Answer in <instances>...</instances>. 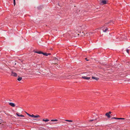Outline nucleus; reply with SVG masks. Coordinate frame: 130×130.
Returning a JSON list of instances; mask_svg holds the SVG:
<instances>
[{"label": "nucleus", "mask_w": 130, "mask_h": 130, "mask_svg": "<svg viewBox=\"0 0 130 130\" xmlns=\"http://www.w3.org/2000/svg\"><path fill=\"white\" fill-rule=\"evenodd\" d=\"M111 22V21H109L108 22V23H107V24H108L110 23ZM106 24V23L105 24Z\"/></svg>", "instance_id": "nucleus-25"}, {"label": "nucleus", "mask_w": 130, "mask_h": 130, "mask_svg": "<svg viewBox=\"0 0 130 130\" xmlns=\"http://www.w3.org/2000/svg\"><path fill=\"white\" fill-rule=\"evenodd\" d=\"M2 120H1V119L0 120V124H1V122H2Z\"/></svg>", "instance_id": "nucleus-30"}, {"label": "nucleus", "mask_w": 130, "mask_h": 130, "mask_svg": "<svg viewBox=\"0 0 130 130\" xmlns=\"http://www.w3.org/2000/svg\"><path fill=\"white\" fill-rule=\"evenodd\" d=\"M99 78L96 77H94V76H92V79H95L96 80H99Z\"/></svg>", "instance_id": "nucleus-7"}, {"label": "nucleus", "mask_w": 130, "mask_h": 130, "mask_svg": "<svg viewBox=\"0 0 130 130\" xmlns=\"http://www.w3.org/2000/svg\"><path fill=\"white\" fill-rule=\"evenodd\" d=\"M111 119H118V118H116V117H113V118H111Z\"/></svg>", "instance_id": "nucleus-20"}, {"label": "nucleus", "mask_w": 130, "mask_h": 130, "mask_svg": "<svg viewBox=\"0 0 130 130\" xmlns=\"http://www.w3.org/2000/svg\"><path fill=\"white\" fill-rule=\"evenodd\" d=\"M22 79V77H19L17 79V80H18L19 81H20Z\"/></svg>", "instance_id": "nucleus-14"}, {"label": "nucleus", "mask_w": 130, "mask_h": 130, "mask_svg": "<svg viewBox=\"0 0 130 130\" xmlns=\"http://www.w3.org/2000/svg\"><path fill=\"white\" fill-rule=\"evenodd\" d=\"M58 6H59L61 7V6H60V5H59V3H58Z\"/></svg>", "instance_id": "nucleus-31"}, {"label": "nucleus", "mask_w": 130, "mask_h": 130, "mask_svg": "<svg viewBox=\"0 0 130 130\" xmlns=\"http://www.w3.org/2000/svg\"><path fill=\"white\" fill-rule=\"evenodd\" d=\"M58 121V120L57 119L51 120V121H52V122L57 121Z\"/></svg>", "instance_id": "nucleus-15"}, {"label": "nucleus", "mask_w": 130, "mask_h": 130, "mask_svg": "<svg viewBox=\"0 0 130 130\" xmlns=\"http://www.w3.org/2000/svg\"><path fill=\"white\" fill-rule=\"evenodd\" d=\"M104 29L105 28H104L103 29V30L104 32H106L108 29V28L107 27H106V28L105 29Z\"/></svg>", "instance_id": "nucleus-9"}, {"label": "nucleus", "mask_w": 130, "mask_h": 130, "mask_svg": "<svg viewBox=\"0 0 130 130\" xmlns=\"http://www.w3.org/2000/svg\"><path fill=\"white\" fill-rule=\"evenodd\" d=\"M20 117H24V116L23 115H20Z\"/></svg>", "instance_id": "nucleus-23"}, {"label": "nucleus", "mask_w": 130, "mask_h": 130, "mask_svg": "<svg viewBox=\"0 0 130 130\" xmlns=\"http://www.w3.org/2000/svg\"><path fill=\"white\" fill-rule=\"evenodd\" d=\"M108 113H109V114H110L111 113V111H109L108 112H107Z\"/></svg>", "instance_id": "nucleus-27"}, {"label": "nucleus", "mask_w": 130, "mask_h": 130, "mask_svg": "<svg viewBox=\"0 0 130 130\" xmlns=\"http://www.w3.org/2000/svg\"><path fill=\"white\" fill-rule=\"evenodd\" d=\"M13 4L14 5V6H15V4H16L15 2V0H13Z\"/></svg>", "instance_id": "nucleus-19"}, {"label": "nucleus", "mask_w": 130, "mask_h": 130, "mask_svg": "<svg viewBox=\"0 0 130 130\" xmlns=\"http://www.w3.org/2000/svg\"><path fill=\"white\" fill-rule=\"evenodd\" d=\"M16 115L19 117L20 116V115H19V113H17L16 114Z\"/></svg>", "instance_id": "nucleus-22"}, {"label": "nucleus", "mask_w": 130, "mask_h": 130, "mask_svg": "<svg viewBox=\"0 0 130 130\" xmlns=\"http://www.w3.org/2000/svg\"><path fill=\"white\" fill-rule=\"evenodd\" d=\"M97 120V119H96H96H95V120Z\"/></svg>", "instance_id": "nucleus-32"}, {"label": "nucleus", "mask_w": 130, "mask_h": 130, "mask_svg": "<svg viewBox=\"0 0 130 130\" xmlns=\"http://www.w3.org/2000/svg\"><path fill=\"white\" fill-rule=\"evenodd\" d=\"M40 130H46V129L43 127H40Z\"/></svg>", "instance_id": "nucleus-13"}, {"label": "nucleus", "mask_w": 130, "mask_h": 130, "mask_svg": "<svg viewBox=\"0 0 130 130\" xmlns=\"http://www.w3.org/2000/svg\"><path fill=\"white\" fill-rule=\"evenodd\" d=\"M105 115L108 118H110L111 117V116L108 113H106L105 114Z\"/></svg>", "instance_id": "nucleus-8"}, {"label": "nucleus", "mask_w": 130, "mask_h": 130, "mask_svg": "<svg viewBox=\"0 0 130 130\" xmlns=\"http://www.w3.org/2000/svg\"><path fill=\"white\" fill-rule=\"evenodd\" d=\"M126 51L127 53H128V54H129V50L128 49H126Z\"/></svg>", "instance_id": "nucleus-21"}, {"label": "nucleus", "mask_w": 130, "mask_h": 130, "mask_svg": "<svg viewBox=\"0 0 130 130\" xmlns=\"http://www.w3.org/2000/svg\"><path fill=\"white\" fill-rule=\"evenodd\" d=\"M121 77H124L125 76H126V75L125 74H121V76H120Z\"/></svg>", "instance_id": "nucleus-16"}, {"label": "nucleus", "mask_w": 130, "mask_h": 130, "mask_svg": "<svg viewBox=\"0 0 130 130\" xmlns=\"http://www.w3.org/2000/svg\"><path fill=\"white\" fill-rule=\"evenodd\" d=\"M11 75L12 76H17V74L15 72H12L11 73Z\"/></svg>", "instance_id": "nucleus-3"}, {"label": "nucleus", "mask_w": 130, "mask_h": 130, "mask_svg": "<svg viewBox=\"0 0 130 130\" xmlns=\"http://www.w3.org/2000/svg\"><path fill=\"white\" fill-rule=\"evenodd\" d=\"M53 123H51L50 122H49L48 123V124H50V125H52Z\"/></svg>", "instance_id": "nucleus-28"}, {"label": "nucleus", "mask_w": 130, "mask_h": 130, "mask_svg": "<svg viewBox=\"0 0 130 130\" xmlns=\"http://www.w3.org/2000/svg\"><path fill=\"white\" fill-rule=\"evenodd\" d=\"M26 113L27 114V115H28L29 116V117H33V116H32L33 115V114H32V115H31L28 113H27V112H26Z\"/></svg>", "instance_id": "nucleus-12"}, {"label": "nucleus", "mask_w": 130, "mask_h": 130, "mask_svg": "<svg viewBox=\"0 0 130 130\" xmlns=\"http://www.w3.org/2000/svg\"><path fill=\"white\" fill-rule=\"evenodd\" d=\"M55 123V124H57V123Z\"/></svg>", "instance_id": "nucleus-33"}, {"label": "nucleus", "mask_w": 130, "mask_h": 130, "mask_svg": "<svg viewBox=\"0 0 130 130\" xmlns=\"http://www.w3.org/2000/svg\"><path fill=\"white\" fill-rule=\"evenodd\" d=\"M49 121V120L48 119H47L46 118L45 119H43L42 120V121H45V122H48Z\"/></svg>", "instance_id": "nucleus-11"}, {"label": "nucleus", "mask_w": 130, "mask_h": 130, "mask_svg": "<svg viewBox=\"0 0 130 130\" xmlns=\"http://www.w3.org/2000/svg\"><path fill=\"white\" fill-rule=\"evenodd\" d=\"M85 33H84V32L81 31L80 32V36H85Z\"/></svg>", "instance_id": "nucleus-5"}, {"label": "nucleus", "mask_w": 130, "mask_h": 130, "mask_svg": "<svg viewBox=\"0 0 130 130\" xmlns=\"http://www.w3.org/2000/svg\"><path fill=\"white\" fill-rule=\"evenodd\" d=\"M32 116H33L32 117H34V118H38L39 117H40V116L39 115H37L36 116H35L33 115Z\"/></svg>", "instance_id": "nucleus-10"}, {"label": "nucleus", "mask_w": 130, "mask_h": 130, "mask_svg": "<svg viewBox=\"0 0 130 130\" xmlns=\"http://www.w3.org/2000/svg\"><path fill=\"white\" fill-rule=\"evenodd\" d=\"M82 78L83 79L87 80H89L91 78L90 77H87L86 76H83L82 77Z\"/></svg>", "instance_id": "nucleus-4"}, {"label": "nucleus", "mask_w": 130, "mask_h": 130, "mask_svg": "<svg viewBox=\"0 0 130 130\" xmlns=\"http://www.w3.org/2000/svg\"><path fill=\"white\" fill-rule=\"evenodd\" d=\"M41 8V7L40 6L39 7H38V9H41V8Z\"/></svg>", "instance_id": "nucleus-26"}, {"label": "nucleus", "mask_w": 130, "mask_h": 130, "mask_svg": "<svg viewBox=\"0 0 130 130\" xmlns=\"http://www.w3.org/2000/svg\"><path fill=\"white\" fill-rule=\"evenodd\" d=\"M65 121H68L69 122H72L73 121L72 120H66Z\"/></svg>", "instance_id": "nucleus-17"}, {"label": "nucleus", "mask_w": 130, "mask_h": 130, "mask_svg": "<svg viewBox=\"0 0 130 130\" xmlns=\"http://www.w3.org/2000/svg\"><path fill=\"white\" fill-rule=\"evenodd\" d=\"M94 120L93 119V120H89V121H90V122H91V121H93Z\"/></svg>", "instance_id": "nucleus-29"}, {"label": "nucleus", "mask_w": 130, "mask_h": 130, "mask_svg": "<svg viewBox=\"0 0 130 130\" xmlns=\"http://www.w3.org/2000/svg\"><path fill=\"white\" fill-rule=\"evenodd\" d=\"M85 59L87 61H88L89 60L87 58H85Z\"/></svg>", "instance_id": "nucleus-24"}, {"label": "nucleus", "mask_w": 130, "mask_h": 130, "mask_svg": "<svg viewBox=\"0 0 130 130\" xmlns=\"http://www.w3.org/2000/svg\"><path fill=\"white\" fill-rule=\"evenodd\" d=\"M9 104L12 107H14L15 106V104L12 103L10 102L9 103Z\"/></svg>", "instance_id": "nucleus-6"}, {"label": "nucleus", "mask_w": 130, "mask_h": 130, "mask_svg": "<svg viewBox=\"0 0 130 130\" xmlns=\"http://www.w3.org/2000/svg\"><path fill=\"white\" fill-rule=\"evenodd\" d=\"M33 52L34 53H37L39 54H42L46 56H48V55H50L51 54L50 53L47 54L46 53H43V52H42V51H36L35 50H34Z\"/></svg>", "instance_id": "nucleus-1"}, {"label": "nucleus", "mask_w": 130, "mask_h": 130, "mask_svg": "<svg viewBox=\"0 0 130 130\" xmlns=\"http://www.w3.org/2000/svg\"><path fill=\"white\" fill-rule=\"evenodd\" d=\"M107 0H100L99 2L101 5H103L107 3Z\"/></svg>", "instance_id": "nucleus-2"}, {"label": "nucleus", "mask_w": 130, "mask_h": 130, "mask_svg": "<svg viewBox=\"0 0 130 130\" xmlns=\"http://www.w3.org/2000/svg\"><path fill=\"white\" fill-rule=\"evenodd\" d=\"M125 118H118V119L119 120H124L125 119Z\"/></svg>", "instance_id": "nucleus-18"}]
</instances>
